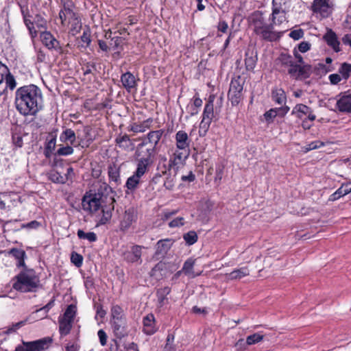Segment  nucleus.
<instances>
[{
  "label": "nucleus",
  "instance_id": "f257e3e1",
  "mask_svg": "<svg viewBox=\"0 0 351 351\" xmlns=\"http://www.w3.org/2000/svg\"><path fill=\"white\" fill-rule=\"evenodd\" d=\"M43 94L40 88L31 84L19 88L15 93V106L20 114L35 116L42 108Z\"/></svg>",
  "mask_w": 351,
  "mask_h": 351
},
{
  "label": "nucleus",
  "instance_id": "f03ea898",
  "mask_svg": "<svg viewBox=\"0 0 351 351\" xmlns=\"http://www.w3.org/2000/svg\"><path fill=\"white\" fill-rule=\"evenodd\" d=\"M163 133L162 130H153L141 138L142 141L137 145L136 152L138 156H141L138 163L148 167L153 162V159L159 151V141Z\"/></svg>",
  "mask_w": 351,
  "mask_h": 351
},
{
  "label": "nucleus",
  "instance_id": "7ed1b4c3",
  "mask_svg": "<svg viewBox=\"0 0 351 351\" xmlns=\"http://www.w3.org/2000/svg\"><path fill=\"white\" fill-rule=\"evenodd\" d=\"M248 21L254 34L262 40L274 42L280 38V36L274 31V25L276 24V21L274 23L272 21L271 23H267L261 11L256 10L252 13L249 16Z\"/></svg>",
  "mask_w": 351,
  "mask_h": 351
},
{
  "label": "nucleus",
  "instance_id": "20e7f679",
  "mask_svg": "<svg viewBox=\"0 0 351 351\" xmlns=\"http://www.w3.org/2000/svg\"><path fill=\"white\" fill-rule=\"evenodd\" d=\"M111 191V187L106 183L100 184L97 191L90 190L82 199L83 209L90 213L97 211L102 207V204L107 199L108 193Z\"/></svg>",
  "mask_w": 351,
  "mask_h": 351
},
{
  "label": "nucleus",
  "instance_id": "39448f33",
  "mask_svg": "<svg viewBox=\"0 0 351 351\" xmlns=\"http://www.w3.org/2000/svg\"><path fill=\"white\" fill-rule=\"evenodd\" d=\"M16 282L13 288L23 293L36 292L41 287L39 277L33 269L23 268V270L15 276Z\"/></svg>",
  "mask_w": 351,
  "mask_h": 351
},
{
  "label": "nucleus",
  "instance_id": "423d86ee",
  "mask_svg": "<svg viewBox=\"0 0 351 351\" xmlns=\"http://www.w3.org/2000/svg\"><path fill=\"white\" fill-rule=\"evenodd\" d=\"M215 95H210L205 104L202 113V119L199 123V134L204 136L208 132L210 123L213 120H217V110L214 111Z\"/></svg>",
  "mask_w": 351,
  "mask_h": 351
},
{
  "label": "nucleus",
  "instance_id": "0eeeda50",
  "mask_svg": "<svg viewBox=\"0 0 351 351\" xmlns=\"http://www.w3.org/2000/svg\"><path fill=\"white\" fill-rule=\"evenodd\" d=\"M243 84L244 81L239 75L232 79L228 93L232 106H237L243 100Z\"/></svg>",
  "mask_w": 351,
  "mask_h": 351
},
{
  "label": "nucleus",
  "instance_id": "6e6552de",
  "mask_svg": "<svg viewBox=\"0 0 351 351\" xmlns=\"http://www.w3.org/2000/svg\"><path fill=\"white\" fill-rule=\"evenodd\" d=\"M52 339L50 337H45L36 341H25L22 340V345H18L14 351H45Z\"/></svg>",
  "mask_w": 351,
  "mask_h": 351
},
{
  "label": "nucleus",
  "instance_id": "1a4fd4ad",
  "mask_svg": "<svg viewBox=\"0 0 351 351\" xmlns=\"http://www.w3.org/2000/svg\"><path fill=\"white\" fill-rule=\"evenodd\" d=\"M147 171V167L145 165H141L137 163V168L134 174L129 177L126 181L125 186L127 188L130 193L136 191L141 184V177Z\"/></svg>",
  "mask_w": 351,
  "mask_h": 351
},
{
  "label": "nucleus",
  "instance_id": "9d476101",
  "mask_svg": "<svg viewBox=\"0 0 351 351\" xmlns=\"http://www.w3.org/2000/svg\"><path fill=\"white\" fill-rule=\"evenodd\" d=\"M42 43L49 50H55L60 54L64 53L63 48L60 46V42L56 39L50 32H43L40 35Z\"/></svg>",
  "mask_w": 351,
  "mask_h": 351
},
{
  "label": "nucleus",
  "instance_id": "9b49d317",
  "mask_svg": "<svg viewBox=\"0 0 351 351\" xmlns=\"http://www.w3.org/2000/svg\"><path fill=\"white\" fill-rule=\"evenodd\" d=\"M142 248L143 247L138 245H133L130 251H125L123 253V260L129 263H137L141 264Z\"/></svg>",
  "mask_w": 351,
  "mask_h": 351
},
{
  "label": "nucleus",
  "instance_id": "f8f14e48",
  "mask_svg": "<svg viewBox=\"0 0 351 351\" xmlns=\"http://www.w3.org/2000/svg\"><path fill=\"white\" fill-rule=\"evenodd\" d=\"M110 324L113 333L117 338L121 339L128 336V332L126 318L110 321Z\"/></svg>",
  "mask_w": 351,
  "mask_h": 351
},
{
  "label": "nucleus",
  "instance_id": "ddd939ff",
  "mask_svg": "<svg viewBox=\"0 0 351 351\" xmlns=\"http://www.w3.org/2000/svg\"><path fill=\"white\" fill-rule=\"evenodd\" d=\"M311 10L314 13L319 14L322 18L328 17L330 14L328 0H314Z\"/></svg>",
  "mask_w": 351,
  "mask_h": 351
},
{
  "label": "nucleus",
  "instance_id": "4468645a",
  "mask_svg": "<svg viewBox=\"0 0 351 351\" xmlns=\"http://www.w3.org/2000/svg\"><path fill=\"white\" fill-rule=\"evenodd\" d=\"M136 219L137 212L134 208L130 207L125 210L120 224L121 230L123 231L127 230Z\"/></svg>",
  "mask_w": 351,
  "mask_h": 351
},
{
  "label": "nucleus",
  "instance_id": "2eb2a0df",
  "mask_svg": "<svg viewBox=\"0 0 351 351\" xmlns=\"http://www.w3.org/2000/svg\"><path fill=\"white\" fill-rule=\"evenodd\" d=\"M245 65L247 71H253L258 60V53L254 47H248L245 53Z\"/></svg>",
  "mask_w": 351,
  "mask_h": 351
},
{
  "label": "nucleus",
  "instance_id": "dca6fc26",
  "mask_svg": "<svg viewBox=\"0 0 351 351\" xmlns=\"http://www.w3.org/2000/svg\"><path fill=\"white\" fill-rule=\"evenodd\" d=\"M173 241L171 239H165L159 240L156 245L155 256L164 257L171 249Z\"/></svg>",
  "mask_w": 351,
  "mask_h": 351
},
{
  "label": "nucleus",
  "instance_id": "f3484780",
  "mask_svg": "<svg viewBox=\"0 0 351 351\" xmlns=\"http://www.w3.org/2000/svg\"><path fill=\"white\" fill-rule=\"evenodd\" d=\"M121 82L128 93H130L134 89H136L137 82L134 75L130 71H127L121 75Z\"/></svg>",
  "mask_w": 351,
  "mask_h": 351
},
{
  "label": "nucleus",
  "instance_id": "a211bd4d",
  "mask_svg": "<svg viewBox=\"0 0 351 351\" xmlns=\"http://www.w3.org/2000/svg\"><path fill=\"white\" fill-rule=\"evenodd\" d=\"M176 147L179 149L185 150L190 146L191 139L187 133L184 130H180L175 136Z\"/></svg>",
  "mask_w": 351,
  "mask_h": 351
},
{
  "label": "nucleus",
  "instance_id": "6ab92c4d",
  "mask_svg": "<svg viewBox=\"0 0 351 351\" xmlns=\"http://www.w3.org/2000/svg\"><path fill=\"white\" fill-rule=\"evenodd\" d=\"M58 130H54L49 134L51 137L50 139L47 138L45 149L44 155L47 158H49L51 156L53 151H54L56 145V137Z\"/></svg>",
  "mask_w": 351,
  "mask_h": 351
},
{
  "label": "nucleus",
  "instance_id": "aec40b11",
  "mask_svg": "<svg viewBox=\"0 0 351 351\" xmlns=\"http://www.w3.org/2000/svg\"><path fill=\"white\" fill-rule=\"evenodd\" d=\"M143 332L148 335H153L157 330L155 324V317L152 313L146 315L143 319Z\"/></svg>",
  "mask_w": 351,
  "mask_h": 351
},
{
  "label": "nucleus",
  "instance_id": "412c9836",
  "mask_svg": "<svg viewBox=\"0 0 351 351\" xmlns=\"http://www.w3.org/2000/svg\"><path fill=\"white\" fill-rule=\"evenodd\" d=\"M115 143L119 148L125 152H130L134 149V145L128 134L119 136L116 138Z\"/></svg>",
  "mask_w": 351,
  "mask_h": 351
},
{
  "label": "nucleus",
  "instance_id": "4be33fe9",
  "mask_svg": "<svg viewBox=\"0 0 351 351\" xmlns=\"http://www.w3.org/2000/svg\"><path fill=\"white\" fill-rule=\"evenodd\" d=\"M8 254L12 256L17 260V267L26 268L27 266L25 263V259L26 258L27 255L23 250L13 247L8 252Z\"/></svg>",
  "mask_w": 351,
  "mask_h": 351
},
{
  "label": "nucleus",
  "instance_id": "5701e85b",
  "mask_svg": "<svg viewBox=\"0 0 351 351\" xmlns=\"http://www.w3.org/2000/svg\"><path fill=\"white\" fill-rule=\"evenodd\" d=\"M167 274V264L160 261L151 270L150 276L156 280H160L162 279Z\"/></svg>",
  "mask_w": 351,
  "mask_h": 351
},
{
  "label": "nucleus",
  "instance_id": "b1692460",
  "mask_svg": "<svg viewBox=\"0 0 351 351\" xmlns=\"http://www.w3.org/2000/svg\"><path fill=\"white\" fill-rule=\"evenodd\" d=\"M324 39L327 45L332 47L335 52L341 51L339 48V42L337 39L336 34L332 30L329 29L324 36Z\"/></svg>",
  "mask_w": 351,
  "mask_h": 351
},
{
  "label": "nucleus",
  "instance_id": "393cba45",
  "mask_svg": "<svg viewBox=\"0 0 351 351\" xmlns=\"http://www.w3.org/2000/svg\"><path fill=\"white\" fill-rule=\"evenodd\" d=\"M125 39L119 36H114L113 38L108 42L110 50L115 51L114 55L120 56L121 51L123 50V43Z\"/></svg>",
  "mask_w": 351,
  "mask_h": 351
},
{
  "label": "nucleus",
  "instance_id": "a878e982",
  "mask_svg": "<svg viewBox=\"0 0 351 351\" xmlns=\"http://www.w3.org/2000/svg\"><path fill=\"white\" fill-rule=\"evenodd\" d=\"M287 0H273L272 1V19L271 21L275 22L276 16L280 12L286 14V3Z\"/></svg>",
  "mask_w": 351,
  "mask_h": 351
},
{
  "label": "nucleus",
  "instance_id": "bb28decb",
  "mask_svg": "<svg viewBox=\"0 0 351 351\" xmlns=\"http://www.w3.org/2000/svg\"><path fill=\"white\" fill-rule=\"evenodd\" d=\"M337 106L340 112L351 113V94L342 96L337 100Z\"/></svg>",
  "mask_w": 351,
  "mask_h": 351
},
{
  "label": "nucleus",
  "instance_id": "cd10ccee",
  "mask_svg": "<svg viewBox=\"0 0 351 351\" xmlns=\"http://www.w3.org/2000/svg\"><path fill=\"white\" fill-rule=\"evenodd\" d=\"M60 141L62 143L66 144L69 143L70 145L76 146V135L75 132L70 128H66L60 134Z\"/></svg>",
  "mask_w": 351,
  "mask_h": 351
},
{
  "label": "nucleus",
  "instance_id": "c85d7f7f",
  "mask_svg": "<svg viewBox=\"0 0 351 351\" xmlns=\"http://www.w3.org/2000/svg\"><path fill=\"white\" fill-rule=\"evenodd\" d=\"M59 332L61 336H66L69 335L72 328L73 322L71 320L59 317Z\"/></svg>",
  "mask_w": 351,
  "mask_h": 351
},
{
  "label": "nucleus",
  "instance_id": "c756f323",
  "mask_svg": "<svg viewBox=\"0 0 351 351\" xmlns=\"http://www.w3.org/2000/svg\"><path fill=\"white\" fill-rule=\"evenodd\" d=\"M180 163L173 156L170 158L168 165L165 163H161V166L162 167V173L164 175L167 174V171H173V174H177L178 170V165Z\"/></svg>",
  "mask_w": 351,
  "mask_h": 351
},
{
  "label": "nucleus",
  "instance_id": "7c9ffc66",
  "mask_svg": "<svg viewBox=\"0 0 351 351\" xmlns=\"http://www.w3.org/2000/svg\"><path fill=\"white\" fill-rule=\"evenodd\" d=\"M271 98L273 101L280 105L285 104L287 101V96L282 88H274L271 90Z\"/></svg>",
  "mask_w": 351,
  "mask_h": 351
},
{
  "label": "nucleus",
  "instance_id": "2f4dec72",
  "mask_svg": "<svg viewBox=\"0 0 351 351\" xmlns=\"http://www.w3.org/2000/svg\"><path fill=\"white\" fill-rule=\"evenodd\" d=\"M250 274V271L247 267H243L237 269L233 270L229 274H226V277L228 280H237L241 279L244 276Z\"/></svg>",
  "mask_w": 351,
  "mask_h": 351
},
{
  "label": "nucleus",
  "instance_id": "473e14b6",
  "mask_svg": "<svg viewBox=\"0 0 351 351\" xmlns=\"http://www.w3.org/2000/svg\"><path fill=\"white\" fill-rule=\"evenodd\" d=\"M298 73L297 77H295V80L298 79H306L308 78L312 73V66L310 64H299V68H298Z\"/></svg>",
  "mask_w": 351,
  "mask_h": 351
},
{
  "label": "nucleus",
  "instance_id": "72a5a7b5",
  "mask_svg": "<svg viewBox=\"0 0 351 351\" xmlns=\"http://www.w3.org/2000/svg\"><path fill=\"white\" fill-rule=\"evenodd\" d=\"M152 119H148L140 124L134 123L130 126L129 130L134 133L144 132L147 129H148L150 127V124L152 123Z\"/></svg>",
  "mask_w": 351,
  "mask_h": 351
},
{
  "label": "nucleus",
  "instance_id": "f704fd0d",
  "mask_svg": "<svg viewBox=\"0 0 351 351\" xmlns=\"http://www.w3.org/2000/svg\"><path fill=\"white\" fill-rule=\"evenodd\" d=\"M171 292V288L169 287H165L162 288H160L156 291V296L158 298V302L160 306H162L165 301H167V295H169Z\"/></svg>",
  "mask_w": 351,
  "mask_h": 351
},
{
  "label": "nucleus",
  "instance_id": "c9c22d12",
  "mask_svg": "<svg viewBox=\"0 0 351 351\" xmlns=\"http://www.w3.org/2000/svg\"><path fill=\"white\" fill-rule=\"evenodd\" d=\"M311 108L306 105L299 104L293 108L291 114H295L299 119H302L303 115H306L310 112Z\"/></svg>",
  "mask_w": 351,
  "mask_h": 351
},
{
  "label": "nucleus",
  "instance_id": "e433bc0d",
  "mask_svg": "<svg viewBox=\"0 0 351 351\" xmlns=\"http://www.w3.org/2000/svg\"><path fill=\"white\" fill-rule=\"evenodd\" d=\"M48 178L53 183L64 184L68 180V177L62 176L60 173L56 171H51L48 173Z\"/></svg>",
  "mask_w": 351,
  "mask_h": 351
},
{
  "label": "nucleus",
  "instance_id": "4c0bfd02",
  "mask_svg": "<svg viewBox=\"0 0 351 351\" xmlns=\"http://www.w3.org/2000/svg\"><path fill=\"white\" fill-rule=\"evenodd\" d=\"M84 75H93L95 77V73L97 71L96 62L90 61L86 62L82 66Z\"/></svg>",
  "mask_w": 351,
  "mask_h": 351
},
{
  "label": "nucleus",
  "instance_id": "58836bf2",
  "mask_svg": "<svg viewBox=\"0 0 351 351\" xmlns=\"http://www.w3.org/2000/svg\"><path fill=\"white\" fill-rule=\"evenodd\" d=\"M126 318L123 314L122 308L119 305H114L111 308L110 321L119 320V319Z\"/></svg>",
  "mask_w": 351,
  "mask_h": 351
},
{
  "label": "nucleus",
  "instance_id": "ea45409f",
  "mask_svg": "<svg viewBox=\"0 0 351 351\" xmlns=\"http://www.w3.org/2000/svg\"><path fill=\"white\" fill-rule=\"evenodd\" d=\"M4 80L5 82V87L3 90H6L7 88H10L11 90H14L16 86V82L14 75L10 72V69H8V72L4 76Z\"/></svg>",
  "mask_w": 351,
  "mask_h": 351
},
{
  "label": "nucleus",
  "instance_id": "a19ab883",
  "mask_svg": "<svg viewBox=\"0 0 351 351\" xmlns=\"http://www.w3.org/2000/svg\"><path fill=\"white\" fill-rule=\"evenodd\" d=\"M176 174H173V171H167V174L165 175L166 178L164 182L163 186L167 190H173L175 186V178Z\"/></svg>",
  "mask_w": 351,
  "mask_h": 351
},
{
  "label": "nucleus",
  "instance_id": "79ce46f5",
  "mask_svg": "<svg viewBox=\"0 0 351 351\" xmlns=\"http://www.w3.org/2000/svg\"><path fill=\"white\" fill-rule=\"evenodd\" d=\"M77 234L79 239H86L91 243L97 240V234L93 232H85L82 230L79 229Z\"/></svg>",
  "mask_w": 351,
  "mask_h": 351
},
{
  "label": "nucleus",
  "instance_id": "37998d69",
  "mask_svg": "<svg viewBox=\"0 0 351 351\" xmlns=\"http://www.w3.org/2000/svg\"><path fill=\"white\" fill-rule=\"evenodd\" d=\"M108 176L111 181L114 182L116 184L120 182V170L115 166H110L108 167Z\"/></svg>",
  "mask_w": 351,
  "mask_h": 351
},
{
  "label": "nucleus",
  "instance_id": "c03bdc74",
  "mask_svg": "<svg viewBox=\"0 0 351 351\" xmlns=\"http://www.w3.org/2000/svg\"><path fill=\"white\" fill-rule=\"evenodd\" d=\"M339 73L343 80H347L351 75V64L342 63L339 69Z\"/></svg>",
  "mask_w": 351,
  "mask_h": 351
},
{
  "label": "nucleus",
  "instance_id": "a18cd8bd",
  "mask_svg": "<svg viewBox=\"0 0 351 351\" xmlns=\"http://www.w3.org/2000/svg\"><path fill=\"white\" fill-rule=\"evenodd\" d=\"M183 239L188 245H192L197 241L198 236L195 231L191 230L183 234Z\"/></svg>",
  "mask_w": 351,
  "mask_h": 351
},
{
  "label": "nucleus",
  "instance_id": "49530a36",
  "mask_svg": "<svg viewBox=\"0 0 351 351\" xmlns=\"http://www.w3.org/2000/svg\"><path fill=\"white\" fill-rule=\"evenodd\" d=\"M77 311V307L75 305L71 304L67 306L64 313L63 317L62 318L71 320L73 322L74 317H75Z\"/></svg>",
  "mask_w": 351,
  "mask_h": 351
},
{
  "label": "nucleus",
  "instance_id": "de8ad7c7",
  "mask_svg": "<svg viewBox=\"0 0 351 351\" xmlns=\"http://www.w3.org/2000/svg\"><path fill=\"white\" fill-rule=\"evenodd\" d=\"M278 60L281 65L284 66H293V63L294 62L292 56L288 53H282Z\"/></svg>",
  "mask_w": 351,
  "mask_h": 351
},
{
  "label": "nucleus",
  "instance_id": "09e8293b",
  "mask_svg": "<svg viewBox=\"0 0 351 351\" xmlns=\"http://www.w3.org/2000/svg\"><path fill=\"white\" fill-rule=\"evenodd\" d=\"M175 336L173 333H169L167 339L166 343L164 347V351H176V348L173 343Z\"/></svg>",
  "mask_w": 351,
  "mask_h": 351
},
{
  "label": "nucleus",
  "instance_id": "8fccbe9b",
  "mask_svg": "<svg viewBox=\"0 0 351 351\" xmlns=\"http://www.w3.org/2000/svg\"><path fill=\"white\" fill-rule=\"evenodd\" d=\"M60 148L56 151L55 155L56 156H69L73 153V148L72 145H69L67 144L66 146L60 145Z\"/></svg>",
  "mask_w": 351,
  "mask_h": 351
},
{
  "label": "nucleus",
  "instance_id": "3c124183",
  "mask_svg": "<svg viewBox=\"0 0 351 351\" xmlns=\"http://www.w3.org/2000/svg\"><path fill=\"white\" fill-rule=\"evenodd\" d=\"M263 335L259 333H254L251 335H249L246 338V343L247 345L251 346L256 344L263 339Z\"/></svg>",
  "mask_w": 351,
  "mask_h": 351
},
{
  "label": "nucleus",
  "instance_id": "603ef678",
  "mask_svg": "<svg viewBox=\"0 0 351 351\" xmlns=\"http://www.w3.org/2000/svg\"><path fill=\"white\" fill-rule=\"evenodd\" d=\"M71 261L75 266L80 267L83 263V256L76 252H72L71 254Z\"/></svg>",
  "mask_w": 351,
  "mask_h": 351
},
{
  "label": "nucleus",
  "instance_id": "864d4df0",
  "mask_svg": "<svg viewBox=\"0 0 351 351\" xmlns=\"http://www.w3.org/2000/svg\"><path fill=\"white\" fill-rule=\"evenodd\" d=\"M324 145V143L320 141H313L303 147L304 152H308L311 150H313L319 148Z\"/></svg>",
  "mask_w": 351,
  "mask_h": 351
},
{
  "label": "nucleus",
  "instance_id": "5fc2aeb1",
  "mask_svg": "<svg viewBox=\"0 0 351 351\" xmlns=\"http://www.w3.org/2000/svg\"><path fill=\"white\" fill-rule=\"evenodd\" d=\"M73 3H70L62 6V10L68 15L70 19H77L76 14L73 10Z\"/></svg>",
  "mask_w": 351,
  "mask_h": 351
},
{
  "label": "nucleus",
  "instance_id": "6e6d98bb",
  "mask_svg": "<svg viewBox=\"0 0 351 351\" xmlns=\"http://www.w3.org/2000/svg\"><path fill=\"white\" fill-rule=\"evenodd\" d=\"M194 264L195 261L191 258H189L184 262L182 269L186 274H191L192 272Z\"/></svg>",
  "mask_w": 351,
  "mask_h": 351
},
{
  "label": "nucleus",
  "instance_id": "4d7b16f0",
  "mask_svg": "<svg viewBox=\"0 0 351 351\" xmlns=\"http://www.w3.org/2000/svg\"><path fill=\"white\" fill-rule=\"evenodd\" d=\"M277 116L276 108H271L264 114V117L267 123H271Z\"/></svg>",
  "mask_w": 351,
  "mask_h": 351
},
{
  "label": "nucleus",
  "instance_id": "13d9d810",
  "mask_svg": "<svg viewBox=\"0 0 351 351\" xmlns=\"http://www.w3.org/2000/svg\"><path fill=\"white\" fill-rule=\"evenodd\" d=\"M47 59L46 52L42 49H38L36 51V62L39 63L47 62Z\"/></svg>",
  "mask_w": 351,
  "mask_h": 351
},
{
  "label": "nucleus",
  "instance_id": "bf43d9fd",
  "mask_svg": "<svg viewBox=\"0 0 351 351\" xmlns=\"http://www.w3.org/2000/svg\"><path fill=\"white\" fill-rule=\"evenodd\" d=\"M27 322V319L19 322L16 324H13L10 327L8 328L7 333H12L16 332L18 329L25 326Z\"/></svg>",
  "mask_w": 351,
  "mask_h": 351
},
{
  "label": "nucleus",
  "instance_id": "052dcab7",
  "mask_svg": "<svg viewBox=\"0 0 351 351\" xmlns=\"http://www.w3.org/2000/svg\"><path fill=\"white\" fill-rule=\"evenodd\" d=\"M350 183H343L341 186L335 191L339 197H343L351 193L350 189H344V187L349 186Z\"/></svg>",
  "mask_w": 351,
  "mask_h": 351
},
{
  "label": "nucleus",
  "instance_id": "680f3d73",
  "mask_svg": "<svg viewBox=\"0 0 351 351\" xmlns=\"http://www.w3.org/2000/svg\"><path fill=\"white\" fill-rule=\"evenodd\" d=\"M157 171H158L156 173L152 179V182L154 184H157L160 182V179L162 176H165L163 173H162V167L161 166V163L160 162L157 167Z\"/></svg>",
  "mask_w": 351,
  "mask_h": 351
},
{
  "label": "nucleus",
  "instance_id": "e2e57ef3",
  "mask_svg": "<svg viewBox=\"0 0 351 351\" xmlns=\"http://www.w3.org/2000/svg\"><path fill=\"white\" fill-rule=\"evenodd\" d=\"M184 218L183 217H177L173 220H171L169 223V226L170 228H176V227H179V226H182L184 225Z\"/></svg>",
  "mask_w": 351,
  "mask_h": 351
},
{
  "label": "nucleus",
  "instance_id": "0e129e2a",
  "mask_svg": "<svg viewBox=\"0 0 351 351\" xmlns=\"http://www.w3.org/2000/svg\"><path fill=\"white\" fill-rule=\"evenodd\" d=\"M289 36L293 40H299L304 36V31L302 29L293 30L290 32Z\"/></svg>",
  "mask_w": 351,
  "mask_h": 351
},
{
  "label": "nucleus",
  "instance_id": "69168bd1",
  "mask_svg": "<svg viewBox=\"0 0 351 351\" xmlns=\"http://www.w3.org/2000/svg\"><path fill=\"white\" fill-rule=\"evenodd\" d=\"M98 337L99 339V342L102 346L106 345L108 336L106 332L103 329H100L97 332Z\"/></svg>",
  "mask_w": 351,
  "mask_h": 351
},
{
  "label": "nucleus",
  "instance_id": "338daca9",
  "mask_svg": "<svg viewBox=\"0 0 351 351\" xmlns=\"http://www.w3.org/2000/svg\"><path fill=\"white\" fill-rule=\"evenodd\" d=\"M94 307L96 310V315L99 316L101 318L105 317L106 312L103 309V306L100 303H95Z\"/></svg>",
  "mask_w": 351,
  "mask_h": 351
},
{
  "label": "nucleus",
  "instance_id": "774afa93",
  "mask_svg": "<svg viewBox=\"0 0 351 351\" xmlns=\"http://www.w3.org/2000/svg\"><path fill=\"white\" fill-rule=\"evenodd\" d=\"M311 45L310 43L307 41H302L298 46V51L301 53H305L311 49Z\"/></svg>",
  "mask_w": 351,
  "mask_h": 351
}]
</instances>
